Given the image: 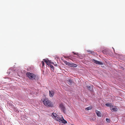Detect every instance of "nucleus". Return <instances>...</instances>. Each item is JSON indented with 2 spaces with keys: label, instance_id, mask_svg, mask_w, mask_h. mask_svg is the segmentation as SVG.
<instances>
[{
  "label": "nucleus",
  "instance_id": "393cba45",
  "mask_svg": "<svg viewBox=\"0 0 125 125\" xmlns=\"http://www.w3.org/2000/svg\"><path fill=\"white\" fill-rule=\"evenodd\" d=\"M113 49H114V51H115V50H114V48H113Z\"/></svg>",
  "mask_w": 125,
  "mask_h": 125
},
{
  "label": "nucleus",
  "instance_id": "0eeeda50",
  "mask_svg": "<svg viewBox=\"0 0 125 125\" xmlns=\"http://www.w3.org/2000/svg\"><path fill=\"white\" fill-rule=\"evenodd\" d=\"M43 60L45 62L46 64L48 65L49 66L51 65L50 64V63H51V61L48 60H46L44 59H43Z\"/></svg>",
  "mask_w": 125,
  "mask_h": 125
},
{
  "label": "nucleus",
  "instance_id": "423d86ee",
  "mask_svg": "<svg viewBox=\"0 0 125 125\" xmlns=\"http://www.w3.org/2000/svg\"><path fill=\"white\" fill-rule=\"evenodd\" d=\"M110 110L116 112L118 111V109L116 107L114 106H112L110 108Z\"/></svg>",
  "mask_w": 125,
  "mask_h": 125
},
{
  "label": "nucleus",
  "instance_id": "5701e85b",
  "mask_svg": "<svg viewBox=\"0 0 125 125\" xmlns=\"http://www.w3.org/2000/svg\"><path fill=\"white\" fill-rule=\"evenodd\" d=\"M51 62V63H50V64H51V63H52V64H54V63H53V62Z\"/></svg>",
  "mask_w": 125,
  "mask_h": 125
},
{
  "label": "nucleus",
  "instance_id": "4468645a",
  "mask_svg": "<svg viewBox=\"0 0 125 125\" xmlns=\"http://www.w3.org/2000/svg\"><path fill=\"white\" fill-rule=\"evenodd\" d=\"M51 68V70L52 72H53L54 71V68L53 66L51 64L49 66Z\"/></svg>",
  "mask_w": 125,
  "mask_h": 125
},
{
  "label": "nucleus",
  "instance_id": "a211bd4d",
  "mask_svg": "<svg viewBox=\"0 0 125 125\" xmlns=\"http://www.w3.org/2000/svg\"><path fill=\"white\" fill-rule=\"evenodd\" d=\"M42 67H43L44 66V62L43 61H42Z\"/></svg>",
  "mask_w": 125,
  "mask_h": 125
},
{
  "label": "nucleus",
  "instance_id": "1a4fd4ad",
  "mask_svg": "<svg viewBox=\"0 0 125 125\" xmlns=\"http://www.w3.org/2000/svg\"><path fill=\"white\" fill-rule=\"evenodd\" d=\"M49 95L51 97H52L54 95V92L52 91H49Z\"/></svg>",
  "mask_w": 125,
  "mask_h": 125
},
{
  "label": "nucleus",
  "instance_id": "412c9836",
  "mask_svg": "<svg viewBox=\"0 0 125 125\" xmlns=\"http://www.w3.org/2000/svg\"><path fill=\"white\" fill-rule=\"evenodd\" d=\"M73 53L74 54H75V55H77V54H78V53H74L73 52Z\"/></svg>",
  "mask_w": 125,
  "mask_h": 125
},
{
  "label": "nucleus",
  "instance_id": "b1692460",
  "mask_svg": "<svg viewBox=\"0 0 125 125\" xmlns=\"http://www.w3.org/2000/svg\"><path fill=\"white\" fill-rule=\"evenodd\" d=\"M55 65V66H56V65H57V64H56Z\"/></svg>",
  "mask_w": 125,
  "mask_h": 125
},
{
  "label": "nucleus",
  "instance_id": "f8f14e48",
  "mask_svg": "<svg viewBox=\"0 0 125 125\" xmlns=\"http://www.w3.org/2000/svg\"><path fill=\"white\" fill-rule=\"evenodd\" d=\"M87 51L89 54L92 53L93 54H95V53L93 51H92L90 50H88Z\"/></svg>",
  "mask_w": 125,
  "mask_h": 125
},
{
  "label": "nucleus",
  "instance_id": "39448f33",
  "mask_svg": "<svg viewBox=\"0 0 125 125\" xmlns=\"http://www.w3.org/2000/svg\"><path fill=\"white\" fill-rule=\"evenodd\" d=\"M93 62L95 63L96 64L100 65H102L103 63L102 62H100L95 59H93L92 61Z\"/></svg>",
  "mask_w": 125,
  "mask_h": 125
},
{
  "label": "nucleus",
  "instance_id": "6ab92c4d",
  "mask_svg": "<svg viewBox=\"0 0 125 125\" xmlns=\"http://www.w3.org/2000/svg\"><path fill=\"white\" fill-rule=\"evenodd\" d=\"M106 120L107 122H110V120L109 119L107 118H106Z\"/></svg>",
  "mask_w": 125,
  "mask_h": 125
},
{
  "label": "nucleus",
  "instance_id": "aec40b11",
  "mask_svg": "<svg viewBox=\"0 0 125 125\" xmlns=\"http://www.w3.org/2000/svg\"><path fill=\"white\" fill-rule=\"evenodd\" d=\"M70 63H69V62H67V63H66V64L69 66Z\"/></svg>",
  "mask_w": 125,
  "mask_h": 125
},
{
  "label": "nucleus",
  "instance_id": "ddd939ff",
  "mask_svg": "<svg viewBox=\"0 0 125 125\" xmlns=\"http://www.w3.org/2000/svg\"><path fill=\"white\" fill-rule=\"evenodd\" d=\"M92 87H93L92 86H87V87L88 88V89L90 90V91H92V90H93V88Z\"/></svg>",
  "mask_w": 125,
  "mask_h": 125
},
{
  "label": "nucleus",
  "instance_id": "6e6552de",
  "mask_svg": "<svg viewBox=\"0 0 125 125\" xmlns=\"http://www.w3.org/2000/svg\"><path fill=\"white\" fill-rule=\"evenodd\" d=\"M60 121H58L59 122L62 121V123L64 124H66L67 123V122L64 119L63 117H61L60 118Z\"/></svg>",
  "mask_w": 125,
  "mask_h": 125
},
{
  "label": "nucleus",
  "instance_id": "dca6fc26",
  "mask_svg": "<svg viewBox=\"0 0 125 125\" xmlns=\"http://www.w3.org/2000/svg\"><path fill=\"white\" fill-rule=\"evenodd\" d=\"M92 108L91 107H89L87 108H85V109L86 110H90V109H91Z\"/></svg>",
  "mask_w": 125,
  "mask_h": 125
},
{
  "label": "nucleus",
  "instance_id": "f3484780",
  "mask_svg": "<svg viewBox=\"0 0 125 125\" xmlns=\"http://www.w3.org/2000/svg\"><path fill=\"white\" fill-rule=\"evenodd\" d=\"M68 82L70 83V84H71L72 83H73V81L72 80H68L67 81Z\"/></svg>",
  "mask_w": 125,
  "mask_h": 125
},
{
  "label": "nucleus",
  "instance_id": "2eb2a0df",
  "mask_svg": "<svg viewBox=\"0 0 125 125\" xmlns=\"http://www.w3.org/2000/svg\"><path fill=\"white\" fill-rule=\"evenodd\" d=\"M105 105L108 107H110L112 106L111 104L107 103L105 104Z\"/></svg>",
  "mask_w": 125,
  "mask_h": 125
},
{
  "label": "nucleus",
  "instance_id": "7ed1b4c3",
  "mask_svg": "<svg viewBox=\"0 0 125 125\" xmlns=\"http://www.w3.org/2000/svg\"><path fill=\"white\" fill-rule=\"evenodd\" d=\"M52 116L53 119L56 120L57 121H60V117L56 113H53Z\"/></svg>",
  "mask_w": 125,
  "mask_h": 125
},
{
  "label": "nucleus",
  "instance_id": "9d476101",
  "mask_svg": "<svg viewBox=\"0 0 125 125\" xmlns=\"http://www.w3.org/2000/svg\"><path fill=\"white\" fill-rule=\"evenodd\" d=\"M95 112L97 115L98 116L101 117V114L99 111L96 110L95 111Z\"/></svg>",
  "mask_w": 125,
  "mask_h": 125
},
{
  "label": "nucleus",
  "instance_id": "f257e3e1",
  "mask_svg": "<svg viewBox=\"0 0 125 125\" xmlns=\"http://www.w3.org/2000/svg\"><path fill=\"white\" fill-rule=\"evenodd\" d=\"M27 76L31 80H36L38 78V76L35 74L30 72H27L26 73Z\"/></svg>",
  "mask_w": 125,
  "mask_h": 125
},
{
  "label": "nucleus",
  "instance_id": "f03ea898",
  "mask_svg": "<svg viewBox=\"0 0 125 125\" xmlns=\"http://www.w3.org/2000/svg\"><path fill=\"white\" fill-rule=\"evenodd\" d=\"M43 102L44 105L46 106L49 107H52V106L51 102L47 99H44Z\"/></svg>",
  "mask_w": 125,
  "mask_h": 125
},
{
  "label": "nucleus",
  "instance_id": "9b49d317",
  "mask_svg": "<svg viewBox=\"0 0 125 125\" xmlns=\"http://www.w3.org/2000/svg\"><path fill=\"white\" fill-rule=\"evenodd\" d=\"M69 66L71 67H75L77 66V65L75 64L71 63L70 65H69Z\"/></svg>",
  "mask_w": 125,
  "mask_h": 125
},
{
  "label": "nucleus",
  "instance_id": "20e7f679",
  "mask_svg": "<svg viewBox=\"0 0 125 125\" xmlns=\"http://www.w3.org/2000/svg\"><path fill=\"white\" fill-rule=\"evenodd\" d=\"M59 107L61 110L65 113H66V109L62 104H60L59 105Z\"/></svg>",
  "mask_w": 125,
  "mask_h": 125
},
{
  "label": "nucleus",
  "instance_id": "4be33fe9",
  "mask_svg": "<svg viewBox=\"0 0 125 125\" xmlns=\"http://www.w3.org/2000/svg\"><path fill=\"white\" fill-rule=\"evenodd\" d=\"M120 98L119 97H117V99H119V100H120Z\"/></svg>",
  "mask_w": 125,
  "mask_h": 125
}]
</instances>
